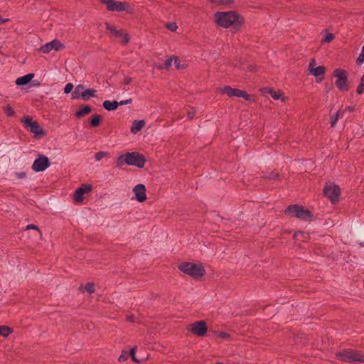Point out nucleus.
<instances>
[{
  "label": "nucleus",
  "instance_id": "nucleus-1",
  "mask_svg": "<svg viewBox=\"0 0 364 364\" xmlns=\"http://www.w3.org/2000/svg\"><path fill=\"white\" fill-rule=\"evenodd\" d=\"M217 24L223 28L232 27L235 32L239 31L244 22V18L236 11H218L214 14Z\"/></svg>",
  "mask_w": 364,
  "mask_h": 364
},
{
  "label": "nucleus",
  "instance_id": "nucleus-2",
  "mask_svg": "<svg viewBox=\"0 0 364 364\" xmlns=\"http://www.w3.org/2000/svg\"><path fill=\"white\" fill-rule=\"evenodd\" d=\"M146 161V157L137 151L127 152L119 156L116 161V166L122 167L124 164L143 168Z\"/></svg>",
  "mask_w": 364,
  "mask_h": 364
},
{
  "label": "nucleus",
  "instance_id": "nucleus-3",
  "mask_svg": "<svg viewBox=\"0 0 364 364\" xmlns=\"http://www.w3.org/2000/svg\"><path fill=\"white\" fill-rule=\"evenodd\" d=\"M284 214L289 217L296 218L304 221H312L314 218L311 211L298 204L287 206L284 210Z\"/></svg>",
  "mask_w": 364,
  "mask_h": 364
},
{
  "label": "nucleus",
  "instance_id": "nucleus-4",
  "mask_svg": "<svg viewBox=\"0 0 364 364\" xmlns=\"http://www.w3.org/2000/svg\"><path fill=\"white\" fill-rule=\"evenodd\" d=\"M178 269L194 279H199L205 274V269L202 264H196L191 262L181 263Z\"/></svg>",
  "mask_w": 364,
  "mask_h": 364
},
{
  "label": "nucleus",
  "instance_id": "nucleus-5",
  "mask_svg": "<svg viewBox=\"0 0 364 364\" xmlns=\"http://www.w3.org/2000/svg\"><path fill=\"white\" fill-rule=\"evenodd\" d=\"M336 357L343 362L364 363V354L352 349L338 351L336 353Z\"/></svg>",
  "mask_w": 364,
  "mask_h": 364
},
{
  "label": "nucleus",
  "instance_id": "nucleus-6",
  "mask_svg": "<svg viewBox=\"0 0 364 364\" xmlns=\"http://www.w3.org/2000/svg\"><path fill=\"white\" fill-rule=\"evenodd\" d=\"M220 93L222 95H227L228 97H237L243 98L245 101L252 102L255 100L253 95L248 94L246 91L237 88H232L229 85H225L219 88Z\"/></svg>",
  "mask_w": 364,
  "mask_h": 364
},
{
  "label": "nucleus",
  "instance_id": "nucleus-7",
  "mask_svg": "<svg viewBox=\"0 0 364 364\" xmlns=\"http://www.w3.org/2000/svg\"><path fill=\"white\" fill-rule=\"evenodd\" d=\"M100 3L106 6L109 11H127L131 13L132 8L127 1H118L115 0H100Z\"/></svg>",
  "mask_w": 364,
  "mask_h": 364
},
{
  "label": "nucleus",
  "instance_id": "nucleus-8",
  "mask_svg": "<svg viewBox=\"0 0 364 364\" xmlns=\"http://www.w3.org/2000/svg\"><path fill=\"white\" fill-rule=\"evenodd\" d=\"M333 76L337 77L335 84L340 91H348L349 90V82L346 70L336 69L333 72Z\"/></svg>",
  "mask_w": 364,
  "mask_h": 364
},
{
  "label": "nucleus",
  "instance_id": "nucleus-9",
  "mask_svg": "<svg viewBox=\"0 0 364 364\" xmlns=\"http://www.w3.org/2000/svg\"><path fill=\"white\" fill-rule=\"evenodd\" d=\"M323 195L333 203L336 204L341 196V188L333 183H326L323 188Z\"/></svg>",
  "mask_w": 364,
  "mask_h": 364
},
{
  "label": "nucleus",
  "instance_id": "nucleus-10",
  "mask_svg": "<svg viewBox=\"0 0 364 364\" xmlns=\"http://www.w3.org/2000/svg\"><path fill=\"white\" fill-rule=\"evenodd\" d=\"M315 66L316 60L313 58L309 62L308 70L309 71V74L316 77V82H321L324 78V74L326 69L324 66L322 65L318 67Z\"/></svg>",
  "mask_w": 364,
  "mask_h": 364
},
{
  "label": "nucleus",
  "instance_id": "nucleus-11",
  "mask_svg": "<svg viewBox=\"0 0 364 364\" xmlns=\"http://www.w3.org/2000/svg\"><path fill=\"white\" fill-rule=\"evenodd\" d=\"M21 122H23L26 128H30V132L35 134L36 136L45 135V131L41 128L39 124L36 121H33L32 118L29 117H24L22 118Z\"/></svg>",
  "mask_w": 364,
  "mask_h": 364
},
{
  "label": "nucleus",
  "instance_id": "nucleus-12",
  "mask_svg": "<svg viewBox=\"0 0 364 364\" xmlns=\"http://www.w3.org/2000/svg\"><path fill=\"white\" fill-rule=\"evenodd\" d=\"M50 165L48 158L44 155L39 154L34 160L32 169L36 172H41L45 171Z\"/></svg>",
  "mask_w": 364,
  "mask_h": 364
},
{
  "label": "nucleus",
  "instance_id": "nucleus-13",
  "mask_svg": "<svg viewBox=\"0 0 364 364\" xmlns=\"http://www.w3.org/2000/svg\"><path fill=\"white\" fill-rule=\"evenodd\" d=\"M188 330L194 335L203 336L207 333L208 326L205 321H198L191 323L188 328Z\"/></svg>",
  "mask_w": 364,
  "mask_h": 364
},
{
  "label": "nucleus",
  "instance_id": "nucleus-14",
  "mask_svg": "<svg viewBox=\"0 0 364 364\" xmlns=\"http://www.w3.org/2000/svg\"><path fill=\"white\" fill-rule=\"evenodd\" d=\"M65 48L64 44H63L59 40L54 39L53 41L46 43L39 48V51L43 53H48L50 50H54L59 51Z\"/></svg>",
  "mask_w": 364,
  "mask_h": 364
},
{
  "label": "nucleus",
  "instance_id": "nucleus-15",
  "mask_svg": "<svg viewBox=\"0 0 364 364\" xmlns=\"http://www.w3.org/2000/svg\"><path fill=\"white\" fill-rule=\"evenodd\" d=\"M92 190L91 184L83 183L81 186L77 188L74 192V200L77 203L82 202L84 200V195L88 193Z\"/></svg>",
  "mask_w": 364,
  "mask_h": 364
},
{
  "label": "nucleus",
  "instance_id": "nucleus-16",
  "mask_svg": "<svg viewBox=\"0 0 364 364\" xmlns=\"http://www.w3.org/2000/svg\"><path fill=\"white\" fill-rule=\"evenodd\" d=\"M105 28L108 31L112 36L117 38L122 37V43L124 44L128 43L129 38L127 34L124 33V31L122 29L117 30L114 25H111L107 22L105 23Z\"/></svg>",
  "mask_w": 364,
  "mask_h": 364
},
{
  "label": "nucleus",
  "instance_id": "nucleus-17",
  "mask_svg": "<svg viewBox=\"0 0 364 364\" xmlns=\"http://www.w3.org/2000/svg\"><path fill=\"white\" fill-rule=\"evenodd\" d=\"M136 199L140 202H144L146 200V187L144 184L139 183L133 188Z\"/></svg>",
  "mask_w": 364,
  "mask_h": 364
},
{
  "label": "nucleus",
  "instance_id": "nucleus-18",
  "mask_svg": "<svg viewBox=\"0 0 364 364\" xmlns=\"http://www.w3.org/2000/svg\"><path fill=\"white\" fill-rule=\"evenodd\" d=\"M33 73H28L22 77H18L16 80V84L18 86L26 85L29 83V82L33 78Z\"/></svg>",
  "mask_w": 364,
  "mask_h": 364
},
{
  "label": "nucleus",
  "instance_id": "nucleus-19",
  "mask_svg": "<svg viewBox=\"0 0 364 364\" xmlns=\"http://www.w3.org/2000/svg\"><path fill=\"white\" fill-rule=\"evenodd\" d=\"M145 124L146 122L144 119L134 120L132 122V126L131 127L130 131L133 134H136L137 132L142 129Z\"/></svg>",
  "mask_w": 364,
  "mask_h": 364
},
{
  "label": "nucleus",
  "instance_id": "nucleus-20",
  "mask_svg": "<svg viewBox=\"0 0 364 364\" xmlns=\"http://www.w3.org/2000/svg\"><path fill=\"white\" fill-rule=\"evenodd\" d=\"M96 90L95 89H87L85 90V86H83V90L81 95V99L84 101L89 100L91 97H93L95 96Z\"/></svg>",
  "mask_w": 364,
  "mask_h": 364
},
{
  "label": "nucleus",
  "instance_id": "nucleus-21",
  "mask_svg": "<svg viewBox=\"0 0 364 364\" xmlns=\"http://www.w3.org/2000/svg\"><path fill=\"white\" fill-rule=\"evenodd\" d=\"M102 106L107 111L111 112L115 110L119 107V104L116 100H105L104 101Z\"/></svg>",
  "mask_w": 364,
  "mask_h": 364
},
{
  "label": "nucleus",
  "instance_id": "nucleus-22",
  "mask_svg": "<svg viewBox=\"0 0 364 364\" xmlns=\"http://www.w3.org/2000/svg\"><path fill=\"white\" fill-rule=\"evenodd\" d=\"M262 90L264 93L269 94L274 100L280 99L282 95H283V92H281L280 90L276 92L269 87H264V88H262Z\"/></svg>",
  "mask_w": 364,
  "mask_h": 364
},
{
  "label": "nucleus",
  "instance_id": "nucleus-23",
  "mask_svg": "<svg viewBox=\"0 0 364 364\" xmlns=\"http://www.w3.org/2000/svg\"><path fill=\"white\" fill-rule=\"evenodd\" d=\"M83 85H77L74 90L71 93V98L73 100H77L81 98V93L83 90Z\"/></svg>",
  "mask_w": 364,
  "mask_h": 364
},
{
  "label": "nucleus",
  "instance_id": "nucleus-24",
  "mask_svg": "<svg viewBox=\"0 0 364 364\" xmlns=\"http://www.w3.org/2000/svg\"><path fill=\"white\" fill-rule=\"evenodd\" d=\"M13 332V329L7 326H0V336H2L4 338H7L11 333Z\"/></svg>",
  "mask_w": 364,
  "mask_h": 364
},
{
  "label": "nucleus",
  "instance_id": "nucleus-25",
  "mask_svg": "<svg viewBox=\"0 0 364 364\" xmlns=\"http://www.w3.org/2000/svg\"><path fill=\"white\" fill-rule=\"evenodd\" d=\"M101 122V115H92L90 121V125L91 127H97L100 124Z\"/></svg>",
  "mask_w": 364,
  "mask_h": 364
},
{
  "label": "nucleus",
  "instance_id": "nucleus-26",
  "mask_svg": "<svg viewBox=\"0 0 364 364\" xmlns=\"http://www.w3.org/2000/svg\"><path fill=\"white\" fill-rule=\"evenodd\" d=\"M92 107L88 105H82L75 114H88L92 112Z\"/></svg>",
  "mask_w": 364,
  "mask_h": 364
},
{
  "label": "nucleus",
  "instance_id": "nucleus-27",
  "mask_svg": "<svg viewBox=\"0 0 364 364\" xmlns=\"http://www.w3.org/2000/svg\"><path fill=\"white\" fill-rule=\"evenodd\" d=\"M137 350L136 346H134L132 348L130 349L129 352L128 353L129 357L130 356L132 358V360L135 363H140V360L137 359L135 356L136 352Z\"/></svg>",
  "mask_w": 364,
  "mask_h": 364
},
{
  "label": "nucleus",
  "instance_id": "nucleus-28",
  "mask_svg": "<svg viewBox=\"0 0 364 364\" xmlns=\"http://www.w3.org/2000/svg\"><path fill=\"white\" fill-rule=\"evenodd\" d=\"M174 57L175 56L170 57L168 59H166V61L164 62V65L159 66V68L164 69V68H168L169 67H171L172 65L173 60H174Z\"/></svg>",
  "mask_w": 364,
  "mask_h": 364
},
{
  "label": "nucleus",
  "instance_id": "nucleus-29",
  "mask_svg": "<svg viewBox=\"0 0 364 364\" xmlns=\"http://www.w3.org/2000/svg\"><path fill=\"white\" fill-rule=\"evenodd\" d=\"M85 289L89 294H92L95 291V284L92 282L87 283L85 286Z\"/></svg>",
  "mask_w": 364,
  "mask_h": 364
},
{
  "label": "nucleus",
  "instance_id": "nucleus-30",
  "mask_svg": "<svg viewBox=\"0 0 364 364\" xmlns=\"http://www.w3.org/2000/svg\"><path fill=\"white\" fill-rule=\"evenodd\" d=\"M174 65L177 70L184 69L186 67L185 64H181L178 57H174Z\"/></svg>",
  "mask_w": 364,
  "mask_h": 364
},
{
  "label": "nucleus",
  "instance_id": "nucleus-31",
  "mask_svg": "<svg viewBox=\"0 0 364 364\" xmlns=\"http://www.w3.org/2000/svg\"><path fill=\"white\" fill-rule=\"evenodd\" d=\"M166 27L171 31H176L178 28V26L174 22H168L166 23Z\"/></svg>",
  "mask_w": 364,
  "mask_h": 364
},
{
  "label": "nucleus",
  "instance_id": "nucleus-32",
  "mask_svg": "<svg viewBox=\"0 0 364 364\" xmlns=\"http://www.w3.org/2000/svg\"><path fill=\"white\" fill-rule=\"evenodd\" d=\"M335 38V36L333 33H327L324 38L322 39L323 43H329L332 41Z\"/></svg>",
  "mask_w": 364,
  "mask_h": 364
},
{
  "label": "nucleus",
  "instance_id": "nucleus-33",
  "mask_svg": "<svg viewBox=\"0 0 364 364\" xmlns=\"http://www.w3.org/2000/svg\"><path fill=\"white\" fill-rule=\"evenodd\" d=\"M264 178L267 179L276 180L279 179V174L277 172L272 171L268 176H264Z\"/></svg>",
  "mask_w": 364,
  "mask_h": 364
},
{
  "label": "nucleus",
  "instance_id": "nucleus-34",
  "mask_svg": "<svg viewBox=\"0 0 364 364\" xmlns=\"http://www.w3.org/2000/svg\"><path fill=\"white\" fill-rule=\"evenodd\" d=\"M107 155V152L99 151L95 154V159L96 161H100L102 158Z\"/></svg>",
  "mask_w": 364,
  "mask_h": 364
},
{
  "label": "nucleus",
  "instance_id": "nucleus-35",
  "mask_svg": "<svg viewBox=\"0 0 364 364\" xmlns=\"http://www.w3.org/2000/svg\"><path fill=\"white\" fill-rule=\"evenodd\" d=\"M73 85L72 83H68L66 84V85L65 86V88H64V93L65 94H68V93H72L73 92Z\"/></svg>",
  "mask_w": 364,
  "mask_h": 364
},
{
  "label": "nucleus",
  "instance_id": "nucleus-36",
  "mask_svg": "<svg viewBox=\"0 0 364 364\" xmlns=\"http://www.w3.org/2000/svg\"><path fill=\"white\" fill-rule=\"evenodd\" d=\"M364 62V51L361 50V53H360L358 58L356 60V63L358 65H360Z\"/></svg>",
  "mask_w": 364,
  "mask_h": 364
},
{
  "label": "nucleus",
  "instance_id": "nucleus-37",
  "mask_svg": "<svg viewBox=\"0 0 364 364\" xmlns=\"http://www.w3.org/2000/svg\"><path fill=\"white\" fill-rule=\"evenodd\" d=\"M128 358H129L128 352L124 350V351H122V354L119 357L118 360H119V361H125L128 359Z\"/></svg>",
  "mask_w": 364,
  "mask_h": 364
},
{
  "label": "nucleus",
  "instance_id": "nucleus-38",
  "mask_svg": "<svg viewBox=\"0 0 364 364\" xmlns=\"http://www.w3.org/2000/svg\"><path fill=\"white\" fill-rule=\"evenodd\" d=\"M339 116H340V115H332V116L331 117V121H330V122H331V127H333L336 125V122H338V120Z\"/></svg>",
  "mask_w": 364,
  "mask_h": 364
},
{
  "label": "nucleus",
  "instance_id": "nucleus-39",
  "mask_svg": "<svg viewBox=\"0 0 364 364\" xmlns=\"http://www.w3.org/2000/svg\"><path fill=\"white\" fill-rule=\"evenodd\" d=\"M216 333H217L218 336L221 338L226 339L230 337V334L226 332H224V331H219V332H217Z\"/></svg>",
  "mask_w": 364,
  "mask_h": 364
},
{
  "label": "nucleus",
  "instance_id": "nucleus-40",
  "mask_svg": "<svg viewBox=\"0 0 364 364\" xmlns=\"http://www.w3.org/2000/svg\"><path fill=\"white\" fill-rule=\"evenodd\" d=\"M357 112V109H356L355 106H348V107H346V109L343 111V112Z\"/></svg>",
  "mask_w": 364,
  "mask_h": 364
},
{
  "label": "nucleus",
  "instance_id": "nucleus-41",
  "mask_svg": "<svg viewBox=\"0 0 364 364\" xmlns=\"http://www.w3.org/2000/svg\"><path fill=\"white\" fill-rule=\"evenodd\" d=\"M356 92L358 95H362L364 93V85L363 84H359L356 89Z\"/></svg>",
  "mask_w": 364,
  "mask_h": 364
},
{
  "label": "nucleus",
  "instance_id": "nucleus-42",
  "mask_svg": "<svg viewBox=\"0 0 364 364\" xmlns=\"http://www.w3.org/2000/svg\"><path fill=\"white\" fill-rule=\"evenodd\" d=\"M4 110L6 114H14L12 107L9 105L4 107Z\"/></svg>",
  "mask_w": 364,
  "mask_h": 364
},
{
  "label": "nucleus",
  "instance_id": "nucleus-43",
  "mask_svg": "<svg viewBox=\"0 0 364 364\" xmlns=\"http://www.w3.org/2000/svg\"><path fill=\"white\" fill-rule=\"evenodd\" d=\"M26 230H36L39 231L38 227L34 224L28 225L26 226Z\"/></svg>",
  "mask_w": 364,
  "mask_h": 364
},
{
  "label": "nucleus",
  "instance_id": "nucleus-44",
  "mask_svg": "<svg viewBox=\"0 0 364 364\" xmlns=\"http://www.w3.org/2000/svg\"><path fill=\"white\" fill-rule=\"evenodd\" d=\"M132 101V100L131 98L129 99H127L126 100H122V101H120L119 102H118L119 104V105H127V104H129L131 103Z\"/></svg>",
  "mask_w": 364,
  "mask_h": 364
},
{
  "label": "nucleus",
  "instance_id": "nucleus-45",
  "mask_svg": "<svg viewBox=\"0 0 364 364\" xmlns=\"http://www.w3.org/2000/svg\"><path fill=\"white\" fill-rule=\"evenodd\" d=\"M304 235V232L299 231L294 233V237L298 238L299 236L303 237Z\"/></svg>",
  "mask_w": 364,
  "mask_h": 364
},
{
  "label": "nucleus",
  "instance_id": "nucleus-46",
  "mask_svg": "<svg viewBox=\"0 0 364 364\" xmlns=\"http://www.w3.org/2000/svg\"><path fill=\"white\" fill-rule=\"evenodd\" d=\"M26 173L25 172H19L16 173V176L18 178H23L26 177Z\"/></svg>",
  "mask_w": 364,
  "mask_h": 364
},
{
  "label": "nucleus",
  "instance_id": "nucleus-47",
  "mask_svg": "<svg viewBox=\"0 0 364 364\" xmlns=\"http://www.w3.org/2000/svg\"><path fill=\"white\" fill-rule=\"evenodd\" d=\"M132 82V78L129 77H127L124 79V84L128 85Z\"/></svg>",
  "mask_w": 364,
  "mask_h": 364
},
{
  "label": "nucleus",
  "instance_id": "nucleus-48",
  "mask_svg": "<svg viewBox=\"0 0 364 364\" xmlns=\"http://www.w3.org/2000/svg\"><path fill=\"white\" fill-rule=\"evenodd\" d=\"M9 20V18H2V16L0 15V24L6 23Z\"/></svg>",
  "mask_w": 364,
  "mask_h": 364
},
{
  "label": "nucleus",
  "instance_id": "nucleus-49",
  "mask_svg": "<svg viewBox=\"0 0 364 364\" xmlns=\"http://www.w3.org/2000/svg\"><path fill=\"white\" fill-rule=\"evenodd\" d=\"M134 318V316L133 314H131L129 316H127V320L129 321L133 322Z\"/></svg>",
  "mask_w": 364,
  "mask_h": 364
},
{
  "label": "nucleus",
  "instance_id": "nucleus-50",
  "mask_svg": "<svg viewBox=\"0 0 364 364\" xmlns=\"http://www.w3.org/2000/svg\"><path fill=\"white\" fill-rule=\"evenodd\" d=\"M360 84H363L364 85V74L363 75V76L361 77V79H360Z\"/></svg>",
  "mask_w": 364,
  "mask_h": 364
},
{
  "label": "nucleus",
  "instance_id": "nucleus-51",
  "mask_svg": "<svg viewBox=\"0 0 364 364\" xmlns=\"http://www.w3.org/2000/svg\"><path fill=\"white\" fill-rule=\"evenodd\" d=\"M195 111H190V110H188L186 114H194Z\"/></svg>",
  "mask_w": 364,
  "mask_h": 364
},
{
  "label": "nucleus",
  "instance_id": "nucleus-52",
  "mask_svg": "<svg viewBox=\"0 0 364 364\" xmlns=\"http://www.w3.org/2000/svg\"><path fill=\"white\" fill-rule=\"evenodd\" d=\"M335 114H340V110H337V111L335 112Z\"/></svg>",
  "mask_w": 364,
  "mask_h": 364
},
{
  "label": "nucleus",
  "instance_id": "nucleus-53",
  "mask_svg": "<svg viewBox=\"0 0 364 364\" xmlns=\"http://www.w3.org/2000/svg\"><path fill=\"white\" fill-rule=\"evenodd\" d=\"M82 116L83 115H80V114L76 115V117H82Z\"/></svg>",
  "mask_w": 364,
  "mask_h": 364
},
{
  "label": "nucleus",
  "instance_id": "nucleus-54",
  "mask_svg": "<svg viewBox=\"0 0 364 364\" xmlns=\"http://www.w3.org/2000/svg\"><path fill=\"white\" fill-rule=\"evenodd\" d=\"M215 364H223V363H222L220 362H217Z\"/></svg>",
  "mask_w": 364,
  "mask_h": 364
},
{
  "label": "nucleus",
  "instance_id": "nucleus-55",
  "mask_svg": "<svg viewBox=\"0 0 364 364\" xmlns=\"http://www.w3.org/2000/svg\"><path fill=\"white\" fill-rule=\"evenodd\" d=\"M193 117V115H192L191 117H189V119H192Z\"/></svg>",
  "mask_w": 364,
  "mask_h": 364
}]
</instances>
